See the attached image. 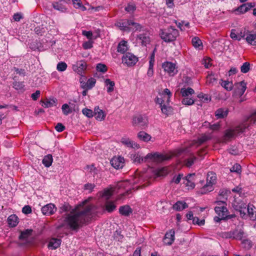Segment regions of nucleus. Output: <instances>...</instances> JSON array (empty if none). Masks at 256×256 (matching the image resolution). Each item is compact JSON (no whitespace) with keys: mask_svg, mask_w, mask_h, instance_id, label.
Segmentation results:
<instances>
[{"mask_svg":"<svg viewBox=\"0 0 256 256\" xmlns=\"http://www.w3.org/2000/svg\"><path fill=\"white\" fill-rule=\"evenodd\" d=\"M96 212V206L88 204V201L85 200L67 214L64 220L65 223L71 230L77 231L90 220Z\"/></svg>","mask_w":256,"mask_h":256,"instance_id":"nucleus-1","label":"nucleus"},{"mask_svg":"<svg viewBox=\"0 0 256 256\" xmlns=\"http://www.w3.org/2000/svg\"><path fill=\"white\" fill-rule=\"evenodd\" d=\"M256 124V111L248 117L242 124L234 128L226 130L220 142L226 143L234 138L236 136L242 134L246 128L252 124Z\"/></svg>","mask_w":256,"mask_h":256,"instance_id":"nucleus-2","label":"nucleus"},{"mask_svg":"<svg viewBox=\"0 0 256 256\" xmlns=\"http://www.w3.org/2000/svg\"><path fill=\"white\" fill-rule=\"evenodd\" d=\"M171 158L170 156L167 154H160L158 153H149L145 156H142L140 154H136L132 156V160L135 162L140 164L142 162H146L148 160L162 162L168 160Z\"/></svg>","mask_w":256,"mask_h":256,"instance_id":"nucleus-3","label":"nucleus"},{"mask_svg":"<svg viewBox=\"0 0 256 256\" xmlns=\"http://www.w3.org/2000/svg\"><path fill=\"white\" fill-rule=\"evenodd\" d=\"M160 35L164 42H171L176 40L179 36V32L174 26H170L167 28L160 30Z\"/></svg>","mask_w":256,"mask_h":256,"instance_id":"nucleus-4","label":"nucleus"},{"mask_svg":"<svg viewBox=\"0 0 256 256\" xmlns=\"http://www.w3.org/2000/svg\"><path fill=\"white\" fill-rule=\"evenodd\" d=\"M117 52L124 55L122 58V63L128 66H132L136 64L138 62V58L130 52H125V49H117Z\"/></svg>","mask_w":256,"mask_h":256,"instance_id":"nucleus-5","label":"nucleus"},{"mask_svg":"<svg viewBox=\"0 0 256 256\" xmlns=\"http://www.w3.org/2000/svg\"><path fill=\"white\" fill-rule=\"evenodd\" d=\"M216 177L215 174L212 172H209L207 174L206 183L200 190L202 194H206L208 192H212L214 190L213 185L216 182Z\"/></svg>","mask_w":256,"mask_h":256,"instance_id":"nucleus-6","label":"nucleus"},{"mask_svg":"<svg viewBox=\"0 0 256 256\" xmlns=\"http://www.w3.org/2000/svg\"><path fill=\"white\" fill-rule=\"evenodd\" d=\"M226 202L222 200H218L216 203L217 204V206L215 207L214 210L216 212L224 218L226 217V214L228 213V210L226 206Z\"/></svg>","mask_w":256,"mask_h":256,"instance_id":"nucleus-7","label":"nucleus"},{"mask_svg":"<svg viewBox=\"0 0 256 256\" xmlns=\"http://www.w3.org/2000/svg\"><path fill=\"white\" fill-rule=\"evenodd\" d=\"M247 204L242 202L240 199L234 198L232 203V206L234 209L240 212L242 217H244L246 215V208Z\"/></svg>","mask_w":256,"mask_h":256,"instance_id":"nucleus-8","label":"nucleus"},{"mask_svg":"<svg viewBox=\"0 0 256 256\" xmlns=\"http://www.w3.org/2000/svg\"><path fill=\"white\" fill-rule=\"evenodd\" d=\"M148 123V118L146 116L139 114L133 117L132 125L134 126L144 128L147 126Z\"/></svg>","mask_w":256,"mask_h":256,"instance_id":"nucleus-9","label":"nucleus"},{"mask_svg":"<svg viewBox=\"0 0 256 256\" xmlns=\"http://www.w3.org/2000/svg\"><path fill=\"white\" fill-rule=\"evenodd\" d=\"M72 68L74 72L83 76L84 71L86 68V64L84 60L78 61L72 65Z\"/></svg>","mask_w":256,"mask_h":256,"instance_id":"nucleus-10","label":"nucleus"},{"mask_svg":"<svg viewBox=\"0 0 256 256\" xmlns=\"http://www.w3.org/2000/svg\"><path fill=\"white\" fill-rule=\"evenodd\" d=\"M162 68L165 72L170 76H173L178 72L175 64L172 62H166L162 64Z\"/></svg>","mask_w":256,"mask_h":256,"instance_id":"nucleus-11","label":"nucleus"},{"mask_svg":"<svg viewBox=\"0 0 256 256\" xmlns=\"http://www.w3.org/2000/svg\"><path fill=\"white\" fill-rule=\"evenodd\" d=\"M115 26L122 31L130 32L132 30L130 26V20H121L117 22Z\"/></svg>","mask_w":256,"mask_h":256,"instance_id":"nucleus-12","label":"nucleus"},{"mask_svg":"<svg viewBox=\"0 0 256 256\" xmlns=\"http://www.w3.org/2000/svg\"><path fill=\"white\" fill-rule=\"evenodd\" d=\"M85 78H81L80 80V87L83 89H92L94 86L96 82V80L92 78H89L86 82L84 80Z\"/></svg>","mask_w":256,"mask_h":256,"instance_id":"nucleus-13","label":"nucleus"},{"mask_svg":"<svg viewBox=\"0 0 256 256\" xmlns=\"http://www.w3.org/2000/svg\"><path fill=\"white\" fill-rule=\"evenodd\" d=\"M255 6L254 2H247L239 6L235 10V12H238V14H244L250 10L252 8Z\"/></svg>","mask_w":256,"mask_h":256,"instance_id":"nucleus-14","label":"nucleus"},{"mask_svg":"<svg viewBox=\"0 0 256 256\" xmlns=\"http://www.w3.org/2000/svg\"><path fill=\"white\" fill-rule=\"evenodd\" d=\"M124 160L123 157L118 156L114 157L110 160L112 166L116 169L122 168L124 166Z\"/></svg>","mask_w":256,"mask_h":256,"instance_id":"nucleus-15","label":"nucleus"},{"mask_svg":"<svg viewBox=\"0 0 256 256\" xmlns=\"http://www.w3.org/2000/svg\"><path fill=\"white\" fill-rule=\"evenodd\" d=\"M42 212L44 215L53 214L56 210V208L52 204H47L42 208Z\"/></svg>","mask_w":256,"mask_h":256,"instance_id":"nucleus-16","label":"nucleus"},{"mask_svg":"<svg viewBox=\"0 0 256 256\" xmlns=\"http://www.w3.org/2000/svg\"><path fill=\"white\" fill-rule=\"evenodd\" d=\"M136 40L142 46H147L150 42V38L148 34L142 33L138 36Z\"/></svg>","mask_w":256,"mask_h":256,"instance_id":"nucleus-17","label":"nucleus"},{"mask_svg":"<svg viewBox=\"0 0 256 256\" xmlns=\"http://www.w3.org/2000/svg\"><path fill=\"white\" fill-rule=\"evenodd\" d=\"M174 231L172 230L167 232L164 238V242L166 245H171L174 240Z\"/></svg>","mask_w":256,"mask_h":256,"instance_id":"nucleus-18","label":"nucleus"},{"mask_svg":"<svg viewBox=\"0 0 256 256\" xmlns=\"http://www.w3.org/2000/svg\"><path fill=\"white\" fill-rule=\"evenodd\" d=\"M32 230L31 229H27L20 232L19 236V239L26 241V242L30 243V240H28L29 238L32 236Z\"/></svg>","mask_w":256,"mask_h":256,"instance_id":"nucleus-19","label":"nucleus"},{"mask_svg":"<svg viewBox=\"0 0 256 256\" xmlns=\"http://www.w3.org/2000/svg\"><path fill=\"white\" fill-rule=\"evenodd\" d=\"M119 212L122 216H128L132 212V210L128 205L121 206L119 208Z\"/></svg>","mask_w":256,"mask_h":256,"instance_id":"nucleus-20","label":"nucleus"},{"mask_svg":"<svg viewBox=\"0 0 256 256\" xmlns=\"http://www.w3.org/2000/svg\"><path fill=\"white\" fill-rule=\"evenodd\" d=\"M244 234V231L241 229H235L232 230V238L236 240H242Z\"/></svg>","mask_w":256,"mask_h":256,"instance_id":"nucleus-21","label":"nucleus"},{"mask_svg":"<svg viewBox=\"0 0 256 256\" xmlns=\"http://www.w3.org/2000/svg\"><path fill=\"white\" fill-rule=\"evenodd\" d=\"M228 113V110L226 108H220L215 112V116L218 118H222L226 117Z\"/></svg>","mask_w":256,"mask_h":256,"instance_id":"nucleus-22","label":"nucleus"},{"mask_svg":"<svg viewBox=\"0 0 256 256\" xmlns=\"http://www.w3.org/2000/svg\"><path fill=\"white\" fill-rule=\"evenodd\" d=\"M122 142L128 148H138V144L134 141L130 140L128 138H122Z\"/></svg>","mask_w":256,"mask_h":256,"instance_id":"nucleus-23","label":"nucleus"},{"mask_svg":"<svg viewBox=\"0 0 256 256\" xmlns=\"http://www.w3.org/2000/svg\"><path fill=\"white\" fill-rule=\"evenodd\" d=\"M246 210V214H248L252 220H255L256 219V208L252 205L248 204Z\"/></svg>","mask_w":256,"mask_h":256,"instance_id":"nucleus-24","label":"nucleus"},{"mask_svg":"<svg viewBox=\"0 0 256 256\" xmlns=\"http://www.w3.org/2000/svg\"><path fill=\"white\" fill-rule=\"evenodd\" d=\"M60 244L61 240L60 239L52 238L50 240L48 247L50 249L55 250L60 246Z\"/></svg>","mask_w":256,"mask_h":256,"instance_id":"nucleus-25","label":"nucleus"},{"mask_svg":"<svg viewBox=\"0 0 256 256\" xmlns=\"http://www.w3.org/2000/svg\"><path fill=\"white\" fill-rule=\"evenodd\" d=\"M18 218L16 214L10 216L8 218V223L10 226L15 227L18 224Z\"/></svg>","mask_w":256,"mask_h":256,"instance_id":"nucleus-26","label":"nucleus"},{"mask_svg":"<svg viewBox=\"0 0 256 256\" xmlns=\"http://www.w3.org/2000/svg\"><path fill=\"white\" fill-rule=\"evenodd\" d=\"M230 193V190L227 189H220L218 192V200H223L226 201L228 194Z\"/></svg>","mask_w":256,"mask_h":256,"instance_id":"nucleus-27","label":"nucleus"},{"mask_svg":"<svg viewBox=\"0 0 256 256\" xmlns=\"http://www.w3.org/2000/svg\"><path fill=\"white\" fill-rule=\"evenodd\" d=\"M94 116L96 120L102 121L104 119L106 115L104 112L98 107L94 108Z\"/></svg>","mask_w":256,"mask_h":256,"instance_id":"nucleus-28","label":"nucleus"},{"mask_svg":"<svg viewBox=\"0 0 256 256\" xmlns=\"http://www.w3.org/2000/svg\"><path fill=\"white\" fill-rule=\"evenodd\" d=\"M238 88V93L240 96H242L244 94L246 88V84L244 81H242L236 84Z\"/></svg>","mask_w":256,"mask_h":256,"instance_id":"nucleus-29","label":"nucleus"},{"mask_svg":"<svg viewBox=\"0 0 256 256\" xmlns=\"http://www.w3.org/2000/svg\"><path fill=\"white\" fill-rule=\"evenodd\" d=\"M104 84L107 88V92L109 94L112 92L114 90L115 83L110 79L106 78L104 80Z\"/></svg>","mask_w":256,"mask_h":256,"instance_id":"nucleus-30","label":"nucleus"},{"mask_svg":"<svg viewBox=\"0 0 256 256\" xmlns=\"http://www.w3.org/2000/svg\"><path fill=\"white\" fill-rule=\"evenodd\" d=\"M188 207L187 204L184 202L178 201L173 205V208L177 211H180Z\"/></svg>","mask_w":256,"mask_h":256,"instance_id":"nucleus-31","label":"nucleus"},{"mask_svg":"<svg viewBox=\"0 0 256 256\" xmlns=\"http://www.w3.org/2000/svg\"><path fill=\"white\" fill-rule=\"evenodd\" d=\"M194 93V90L190 88H182L180 90V94L184 98H188L189 96H192Z\"/></svg>","mask_w":256,"mask_h":256,"instance_id":"nucleus-32","label":"nucleus"},{"mask_svg":"<svg viewBox=\"0 0 256 256\" xmlns=\"http://www.w3.org/2000/svg\"><path fill=\"white\" fill-rule=\"evenodd\" d=\"M170 171L168 168L162 167L156 170V174L157 176H166Z\"/></svg>","mask_w":256,"mask_h":256,"instance_id":"nucleus-33","label":"nucleus"},{"mask_svg":"<svg viewBox=\"0 0 256 256\" xmlns=\"http://www.w3.org/2000/svg\"><path fill=\"white\" fill-rule=\"evenodd\" d=\"M62 110L63 114L66 116L72 113V111H76V110L74 108H72V107H70V106L66 104H64L62 106Z\"/></svg>","mask_w":256,"mask_h":256,"instance_id":"nucleus-34","label":"nucleus"},{"mask_svg":"<svg viewBox=\"0 0 256 256\" xmlns=\"http://www.w3.org/2000/svg\"><path fill=\"white\" fill-rule=\"evenodd\" d=\"M53 158L51 154H48L42 160V164L46 167L50 166L52 162Z\"/></svg>","mask_w":256,"mask_h":256,"instance_id":"nucleus-35","label":"nucleus"},{"mask_svg":"<svg viewBox=\"0 0 256 256\" xmlns=\"http://www.w3.org/2000/svg\"><path fill=\"white\" fill-rule=\"evenodd\" d=\"M138 138L144 142H148L151 138V136L150 134H146L144 132H140L138 134Z\"/></svg>","mask_w":256,"mask_h":256,"instance_id":"nucleus-36","label":"nucleus"},{"mask_svg":"<svg viewBox=\"0 0 256 256\" xmlns=\"http://www.w3.org/2000/svg\"><path fill=\"white\" fill-rule=\"evenodd\" d=\"M61 2H60L59 0L58 2H54L52 5L55 10L64 12L66 10V8L65 6L61 3Z\"/></svg>","mask_w":256,"mask_h":256,"instance_id":"nucleus-37","label":"nucleus"},{"mask_svg":"<svg viewBox=\"0 0 256 256\" xmlns=\"http://www.w3.org/2000/svg\"><path fill=\"white\" fill-rule=\"evenodd\" d=\"M106 210L109 212H113L116 208L114 202L107 200L105 204Z\"/></svg>","mask_w":256,"mask_h":256,"instance_id":"nucleus-38","label":"nucleus"},{"mask_svg":"<svg viewBox=\"0 0 256 256\" xmlns=\"http://www.w3.org/2000/svg\"><path fill=\"white\" fill-rule=\"evenodd\" d=\"M114 190L112 188L105 189L102 192V197L105 198L106 200H108L110 197L113 194Z\"/></svg>","mask_w":256,"mask_h":256,"instance_id":"nucleus-39","label":"nucleus"},{"mask_svg":"<svg viewBox=\"0 0 256 256\" xmlns=\"http://www.w3.org/2000/svg\"><path fill=\"white\" fill-rule=\"evenodd\" d=\"M246 42L252 46H256V34H250L246 38Z\"/></svg>","mask_w":256,"mask_h":256,"instance_id":"nucleus-40","label":"nucleus"},{"mask_svg":"<svg viewBox=\"0 0 256 256\" xmlns=\"http://www.w3.org/2000/svg\"><path fill=\"white\" fill-rule=\"evenodd\" d=\"M160 108L162 113L166 116H168L172 112V108L171 106H166V104L164 106H162Z\"/></svg>","mask_w":256,"mask_h":256,"instance_id":"nucleus-41","label":"nucleus"},{"mask_svg":"<svg viewBox=\"0 0 256 256\" xmlns=\"http://www.w3.org/2000/svg\"><path fill=\"white\" fill-rule=\"evenodd\" d=\"M130 26L132 28L131 31H140L142 27L141 25L137 22H133L132 20H130Z\"/></svg>","mask_w":256,"mask_h":256,"instance_id":"nucleus-42","label":"nucleus"},{"mask_svg":"<svg viewBox=\"0 0 256 256\" xmlns=\"http://www.w3.org/2000/svg\"><path fill=\"white\" fill-rule=\"evenodd\" d=\"M56 100L52 98L46 100V101L42 102V106L45 108H50L56 105Z\"/></svg>","mask_w":256,"mask_h":256,"instance_id":"nucleus-43","label":"nucleus"},{"mask_svg":"<svg viewBox=\"0 0 256 256\" xmlns=\"http://www.w3.org/2000/svg\"><path fill=\"white\" fill-rule=\"evenodd\" d=\"M192 43L195 48H197L200 46H202V40L198 36H195L192 38Z\"/></svg>","mask_w":256,"mask_h":256,"instance_id":"nucleus-44","label":"nucleus"},{"mask_svg":"<svg viewBox=\"0 0 256 256\" xmlns=\"http://www.w3.org/2000/svg\"><path fill=\"white\" fill-rule=\"evenodd\" d=\"M221 85L228 91H230L232 89L233 84L229 81L222 80Z\"/></svg>","mask_w":256,"mask_h":256,"instance_id":"nucleus-45","label":"nucleus"},{"mask_svg":"<svg viewBox=\"0 0 256 256\" xmlns=\"http://www.w3.org/2000/svg\"><path fill=\"white\" fill-rule=\"evenodd\" d=\"M242 247L246 250H250L252 246V243L250 240L244 239L242 242Z\"/></svg>","mask_w":256,"mask_h":256,"instance_id":"nucleus-46","label":"nucleus"},{"mask_svg":"<svg viewBox=\"0 0 256 256\" xmlns=\"http://www.w3.org/2000/svg\"><path fill=\"white\" fill-rule=\"evenodd\" d=\"M35 32L40 36L43 35L46 32V30L43 25L38 26L34 28Z\"/></svg>","mask_w":256,"mask_h":256,"instance_id":"nucleus-47","label":"nucleus"},{"mask_svg":"<svg viewBox=\"0 0 256 256\" xmlns=\"http://www.w3.org/2000/svg\"><path fill=\"white\" fill-rule=\"evenodd\" d=\"M67 66L66 62H61L58 64L56 69L59 72H64L66 70Z\"/></svg>","mask_w":256,"mask_h":256,"instance_id":"nucleus-48","label":"nucleus"},{"mask_svg":"<svg viewBox=\"0 0 256 256\" xmlns=\"http://www.w3.org/2000/svg\"><path fill=\"white\" fill-rule=\"evenodd\" d=\"M166 99V102L168 104L170 98L172 96V93L168 88H165L164 90L162 95Z\"/></svg>","mask_w":256,"mask_h":256,"instance_id":"nucleus-49","label":"nucleus"},{"mask_svg":"<svg viewBox=\"0 0 256 256\" xmlns=\"http://www.w3.org/2000/svg\"><path fill=\"white\" fill-rule=\"evenodd\" d=\"M216 81V78L214 75L210 74L206 77V84H208L213 85Z\"/></svg>","mask_w":256,"mask_h":256,"instance_id":"nucleus-50","label":"nucleus"},{"mask_svg":"<svg viewBox=\"0 0 256 256\" xmlns=\"http://www.w3.org/2000/svg\"><path fill=\"white\" fill-rule=\"evenodd\" d=\"M182 102L183 104L190 106L192 105L194 103V100L192 98H189L188 97L184 98L182 99Z\"/></svg>","mask_w":256,"mask_h":256,"instance_id":"nucleus-51","label":"nucleus"},{"mask_svg":"<svg viewBox=\"0 0 256 256\" xmlns=\"http://www.w3.org/2000/svg\"><path fill=\"white\" fill-rule=\"evenodd\" d=\"M82 34L86 36L88 40H92L93 38H96V36L94 38L92 32L91 31L82 30Z\"/></svg>","mask_w":256,"mask_h":256,"instance_id":"nucleus-52","label":"nucleus"},{"mask_svg":"<svg viewBox=\"0 0 256 256\" xmlns=\"http://www.w3.org/2000/svg\"><path fill=\"white\" fill-rule=\"evenodd\" d=\"M196 158L194 156H192L186 160V165L188 167L191 166L196 160Z\"/></svg>","mask_w":256,"mask_h":256,"instance_id":"nucleus-53","label":"nucleus"},{"mask_svg":"<svg viewBox=\"0 0 256 256\" xmlns=\"http://www.w3.org/2000/svg\"><path fill=\"white\" fill-rule=\"evenodd\" d=\"M82 114L88 118H92L94 116L92 110L88 108H84L82 110Z\"/></svg>","mask_w":256,"mask_h":256,"instance_id":"nucleus-54","label":"nucleus"},{"mask_svg":"<svg viewBox=\"0 0 256 256\" xmlns=\"http://www.w3.org/2000/svg\"><path fill=\"white\" fill-rule=\"evenodd\" d=\"M240 70L243 73L248 72L250 70V64L248 62L244 63L240 68Z\"/></svg>","mask_w":256,"mask_h":256,"instance_id":"nucleus-55","label":"nucleus"},{"mask_svg":"<svg viewBox=\"0 0 256 256\" xmlns=\"http://www.w3.org/2000/svg\"><path fill=\"white\" fill-rule=\"evenodd\" d=\"M230 170L231 172L240 173L241 172V166L238 164H236L230 168Z\"/></svg>","mask_w":256,"mask_h":256,"instance_id":"nucleus-56","label":"nucleus"},{"mask_svg":"<svg viewBox=\"0 0 256 256\" xmlns=\"http://www.w3.org/2000/svg\"><path fill=\"white\" fill-rule=\"evenodd\" d=\"M95 187V184H94L88 183L84 185V189L86 190H88L89 192H92Z\"/></svg>","mask_w":256,"mask_h":256,"instance_id":"nucleus-57","label":"nucleus"},{"mask_svg":"<svg viewBox=\"0 0 256 256\" xmlns=\"http://www.w3.org/2000/svg\"><path fill=\"white\" fill-rule=\"evenodd\" d=\"M13 87L16 90H22L24 87V84L23 82H15L13 84Z\"/></svg>","mask_w":256,"mask_h":256,"instance_id":"nucleus-58","label":"nucleus"},{"mask_svg":"<svg viewBox=\"0 0 256 256\" xmlns=\"http://www.w3.org/2000/svg\"><path fill=\"white\" fill-rule=\"evenodd\" d=\"M96 70L98 72H106L107 68L104 64H98L96 66Z\"/></svg>","mask_w":256,"mask_h":256,"instance_id":"nucleus-59","label":"nucleus"},{"mask_svg":"<svg viewBox=\"0 0 256 256\" xmlns=\"http://www.w3.org/2000/svg\"><path fill=\"white\" fill-rule=\"evenodd\" d=\"M174 22L177 25L178 27L182 30H183L182 28L183 25H184L187 28H189L190 26V23L188 22H185L184 21H182L180 22H178L176 20H175Z\"/></svg>","mask_w":256,"mask_h":256,"instance_id":"nucleus-60","label":"nucleus"},{"mask_svg":"<svg viewBox=\"0 0 256 256\" xmlns=\"http://www.w3.org/2000/svg\"><path fill=\"white\" fill-rule=\"evenodd\" d=\"M204 220H200L198 217H194L192 220V222L194 224H197L198 225L201 226H203L204 224Z\"/></svg>","mask_w":256,"mask_h":256,"instance_id":"nucleus-61","label":"nucleus"},{"mask_svg":"<svg viewBox=\"0 0 256 256\" xmlns=\"http://www.w3.org/2000/svg\"><path fill=\"white\" fill-rule=\"evenodd\" d=\"M32 208L28 205L25 206L22 208V212L26 214H30L32 213Z\"/></svg>","mask_w":256,"mask_h":256,"instance_id":"nucleus-62","label":"nucleus"},{"mask_svg":"<svg viewBox=\"0 0 256 256\" xmlns=\"http://www.w3.org/2000/svg\"><path fill=\"white\" fill-rule=\"evenodd\" d=\"M78 2H73V4L74 6L76 8H81L82 10H86V8L82 5V3L80 1H78Z\"/></svg>","mask_w":256,"mask_h":256,"instance_id":"nucleus-63","label":"nucleus"},{"mask_svg":"<svg viewBox=\"0 0 256 256\" xmlns=\"http://www.w3.org/2000/svg\"><path fill=\"white\" fill-rule=\"evenodd\" d=\"M210 138L211 136H210L203 135L198 139L199 144H202L205 142L210 140Z\"/></svg>","mask_w":256,"mask_h":256,"instance_id":"nucleus-64","label":"nucleus"}]
</instances>
